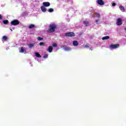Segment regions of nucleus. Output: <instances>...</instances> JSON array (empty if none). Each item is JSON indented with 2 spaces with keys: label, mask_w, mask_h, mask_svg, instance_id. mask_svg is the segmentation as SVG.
<instances>
[{
  "label": "nucleus",
  "mask_w": 126,
  "mask_h": 126,
  "mask_svg": "<svg viewBox=\"0 0 126 126\" xmlns=\"http://www.w3.org/2000/svg\"><path fill=\"white\" fill-rule=\"evenodd\" d=\"M49 29L47 30V33H53L58 28V26L55 24H51L49 25Z\"/></svg>",
  "instance_id": "1"
},
{
  "label": "nucleus",
  "mask_w": 126,
  "mask_h": 126,
  "mask_svg": "<svg viewBox=\"0 0 126 126\" xmlns=\"http://www.w3.org/2000/svg\"><path fill=\"white\" fill-rule=\"evenodd\" d=\"M35 57H36V58H42V56H41V55H40V54H39V53L38 52H36L35 53Z\"/></svg>",
  "instance_id": "13"
},
{
  "label": "nucleus",
  "mask_w": 126,
  "mask_h": 126,
  "mask_svg": "<svg viewBox=\"0 0 126 126\" xmlns=\"http://www.w3.org/2000/svg\"><path fill=\"white\" fill-rule=\"evenodd\" d=\"M10 23L11 26H16L17 25H19V23H20V22H19L18 20L15 19L12 21Z\"/></svg>",
  "instance_id": "2"
},
{
  "label": "nucleus",
  "mask_w": 126,
  "mask_h": 126,
  "mask_svg": "<svg viewBox=\"0 0 126 126\" xmlns=\"http://www.w3.org/2000/svg\"><path fill=\"white\" fill-rule=\"evenodd\" d=\"M43 5L45 7H48V6H50V5H51V3L49 2H43Z\"/></svg>",
  "instance_id": "7"
},
{
  "label": "nucleus",
  "mask_w": 126,
  "mask_h": 126,
  "mask_svg": "<svg viewBox=\"0 0 126 126\" xmlns=\"http://www.w3.org/2000/svg\"><path fill=\"white\" fill-rule=\"evenodd\" d=\"M125 31H126V28L125 29Z\"/></svg>",
  "instance_id": "31"
},
{
  "label": "nucleus",
  "mask_w": 126,
  "mask_h": 126,
  "mask_svg": "<svg viewBox=\"0 0 126 126\" xmlns=\"http://www.w3.org/2000/svg\"><path fill=\"white\" fill-rule=\"evenodd\" d=\"M63 49L64 51H66L67 52H69V51H71V49L69 48L68 47H64Z\"/></svg>",
  "instance_id": "11"
},
{
  "label": "nucleus",
  "mask_w": 126,
  "mask_h": 126,
  "mask_svg": "<svg viewBox=\"0 0 126 126\" xmlns=\"http://www.w3.org/2000/svg\"><path fill=\"white\" fill-rule=\"evenodd\" d=\"M120 10L122 11V12H125L126 11V9L124 6H120L119 7Z\"/></svg>",
  "instance_id": "12"
},
{
  "label": "nucleus",
  "mask_w": 126,
  "mask_h": 126,
  "mask_svg": "<svg viewBox=\"0 0 126 126\" xmlns=\"http://www.w3.org/2000/svg\"><path fill=\"white\" fill-rule=\"evenodd\" d=\"M40 8L42 12H46V11H47V8L45 7V6H43V5L41 6L40 7Z\"/></svg>",
  "instance_id": "8"
},
{
  "label": "nucleus",
  "mask_w": 126,
  "mask_h": 126,
  "mask_svg": "<svg viewBox=\"0 0 126 126\" xmlns=\"http://www.w3.org/2000/svg\"><path fill=\"white\" fill-rule=\"evenodd\" d=\"M3 23H4L5 25L8 24V20H5L3 21Z\"/></svg>",
  "instance_id": "19"
},
{
  "label": "nucleus",
  "mask_w": 126,
  "mask_h": 126,
  "mask_svg": "<svg viewBox=\"0 0 126 126\" xmlns=\"http://www.w3.org/2000/svg\"><path fill=\"white\" fill-rule=\"evenodd\" d=\"M108 39H110V36H105L102 38V40H108Z\"/></svg>",
  "instance_id": "14"
},
{
  "label": "nucleus",
  "mask_w": 126,
  "mask_h": 126,
  "mask_svg": "<svg viewBox=\"0 0 126 126\" xmlns=\"http://www.w3.org/2000/svg\"><path fill=\"white\" fill-rule=\"evenodd\" d=\"M112 6H116V3H112Z\"/></svg>",
  "instance_id": "27"
},
{
  "label": "nucleus",
  "mask_w": 126,
  "mask_h": 126,
  "mask_svg": "<svg viewBox=\"0 0 126 126\" xmlns=\"http://www.w3.org/2000/svg\"><path fill=\"white\" fill-rule=\"evenodd\" d=\"M39 46H45V43L44 42H40Z\"/></svg>",
  "instance_id": "25"
},
{
  "label": "nucleus",
  "mask_w": 126,
  "mask_h": 126,
  "mask_svg": "<svg viewBox=\"0 0 126 126\" xmlns=\"http://www.w3.org/2000/svg\"><path fill=\"white\" fill-rule=\"evenodd\" d=\"M2 39L4 41H6V40H7V37L6 36H3Z\"/></svg>",
  "instance_id": "22"
},
{
  "label": "nucleus",
  "mask_w": 126,
  "mask_h": 126,
  "mask_svg": "<svg viewBox=\"0 0 126 126\" xmlns=\"http://www.w3.org/2000/svg\"><path fill=\"white\" fill-rule=\"evenodd\" d=\"M99 21V20H95V22L96 23H97V22H98Z\"/></svg>",
  "instance_id": "30"
},
{
  "label": "nucleus",
  "mask_w": 126,
  "mask_h": 126,
  "mask_svg": "<svg viewBox=\"0 0 126 126\" xmlns=\"http://www.w3.org/2000/svg\"><path fill=\"white\" fill-rule=\"evenodd\" d=\"M1 19H2V17L1 16V15L0 14V20Z\"/></svg>",
  "instance_id": "29"
},
{
  "label": "nucleus",
  "mask_w": 126,
  "mask_h": 126,
  "mask_svg": "<svg viewBox=\"0 0 126 126\" xmlns=\"http://www.w3.org/2000/svg\"><path fill=\"white\" fill-rule=\"evenodd\" d=\"M120 47V45L119 44H111L110 45V47L111 48V49H117V48H119Z\"/></svg>",
  "instance_id": "4"
},
{
  "label": "nucleus",
  "mask_w": 126,
  "mask_h": 126,
  "mask_svg": "<svg viewBox=\"0 0 126 126\" xmlns=\"http://www.w3.org/2000/svg\"><path fill=\"white\" fill-rule=\"evenodd\" d=\"M34 27H35V25L33 24H31L29 27V29H32V28H34Z\"/></svg>",
  "instance_id": "17"
},
{
  "label": "nucleus",
  "mask_w": 126,
  "mask_h": 126,
  "mask_svg": "<svg viewBox=\"0 0 126 126\" xmlns=\"http://www.w3.org/2000/svg\"><path fill=\"white\" fill-rule=\"evenodd\" d=\"M78 41H77V40H74L73 41V45L75 47L76 46H78Z\"/></svg>",
  "instance_id": "9"
},
{
  "label": "nucleus",
  "mask_w": 126,
  "mask_h": 126,
  "mask_svg": "<svg viewBox=\"0 0 126 126\" xmlns=\"http://www.w3.org/2000/svg\"><path fill=\"white\" fill-rule=\"evenodd\" d=\"M10 30H11L12 31V29H10Z\"/></svg>",
  "instance_id": "32"
},
{
  "label": "nucleus",
  "mask_w": 126,
  "mask_h": 126,
  "mask_svg": "<svg viewBox=\"0 0 126 126\" xmlns=\"http://www.w3.org/2000/svg\"><path fill=\"white\" fill-rule=\"evenodd\" d=\"M65 36L66 37H74L75 36V33L73 32H66L65 33Z\"/></svg>",
  "instance_id": "3"
},
{
  "label": "nucleus",
  "mask_w": 126,
  "mask_h": 126,
  "mask_svg": "<svg viewBox=\"0 0 126 126\" xmlns=\"http://www.w3.org/2000/svg\"><path fill=\"white\" fill-rule=\"evenodd\" d=\"M37 40L38 41H43V38L40 37H37Z\"/></svg>",
  "instance_id": "21"
},
{
  "label": "nucleus",
  "mask_w": 126,
  "mask_h": 126,
  "mask_svg": "<svg viewBox=\"0 0 126 126\" xmlns=\"http://www.w3.org/2000/svg\"><path fill=\"white\" fill-rule=\"evenodd\" d=\"M83 24L85 26H88V24H89V22L87 21H85L83 22Z\"/></svg>",
  "instance_id": "16"
},
{
  "label": "nucleus",
  "mask_w": 126,
  "mask_h": 126,
  "mask_svg": "<svg viewBox=\"0 0 126 126\" xmlns=\"http://www.w3.org/2000/svg\"><path fill=\"white\" fill-rule=\"evenodd\" d=\"M117 24L118 26L122 25L123 24V20L121 18H119L117 20Z\"/></svg>",
  "instance_id": "6"
},
{
  "label": "nucleus",
  "mask_w": 126,
  "mask_h": 126,
  "mask_svg": "<svg viewBox=\"0 0 126 126\" xmlns=\"http://www.w3.org/2000/svg\"><path fill=\"white\" fill-rule=\"evenodd\" d=\"M94 14L96 16V17H97V18H100V14L98 13H95Z\"/></svg>",
  "instance_id": "18"
},
{
  "label": "nucleus",
  "mask_w": 126,
  "mask_h": 126,
  "mask_svg": "<svg viewBox=\"0 0 126 126\" xmlns=\"http://www.w3.org/2000/svg\"><path fill=\"white\" fill-rule=\"evenodd\" d=\"M34 46H35V44L34 43H30L29 44H28V47L29 48H33V47H34Z\"/></svg>",
  "instance_id": "15"
},
{
  "label": "nucleus",
  "mask_w": 126,
  "mask_h": 126,
  "mask_svg": "<svg viewBox=\"0 0 126 126\" xmlns=\"http://www.w3.org/2000/svg\"><path fill=\"white\" fill-rule=\"evenodd\" d=\"M96 2L98 3V4H99V5H104V4H105V3L103 0H97Z\"/></svg>",
  "instance_id": "5"
},
{
  "label": "nucleus",
  "mask_w": 126,
  "mask_h": 126,
  "mask_svg": "<svg viewBox=\"0 0 126 126\" xmlns=\"http://www.w3.org/2000/svg\"><path fill=\"white\" fill-rule=\"evenodd\" d=\"M85 48H89V46L86 45L85 46Z\"/></svg>",
  "instance_id": "28"
},
{
  "label": "nucleus",
  "mask_w": 126,
  "mask_h": 126,
  "mask_svg": "<svg viewBox=\"0 0 126 126\" xmlns=\"http://www.w3.org/2000/svg\"><path fill=\"white\" fill-rule=\"evenodd\" d=\"M47 51H49V53H52L53 52V46H50L47 49Z\"/></svg>",
  "instance_id": "10"
},
{
  "label": "nucleus",
  "mask_w": 126,
  "mask_h": 126,
  "mask_svg": "<svg viewBox=\"0 0 126 126\" xmlns=\"http://www.w3.org/2000/svg\"><path fill=\"white\" fill-rule=\"evenodd\" d=\"M25 52V49H24V48L23 47H22L21 48V53H24Z\"/></svg>",
  "instance_id": "20"
},
{
  "label": "nucleus",
  "mask_w": 126,
  "mask_h": 126,
  "mask_svg": "<svg viewBox=\"0 0 126 126\" xmlns=\"http://www.w3.org/2000/svg\"><path fill=\"white\" fill-rule=\"evenodd\" d=\"M52 46H53V47H58V45H57L56 43H53V44H52Z\"/></svg>",
  "instance_id": "26"
},
{
  "label": "nucleus",
  "mask_w": 126,
  "mask_h": 126,
  "mask_svg": "<svg viewBox=\"0 0 126 126\" xmlns=\"http://www.w3.org/2000/svg\"><path fill=\"white\" fill-rule=\"evenodd\" d=\"M48 57H49V55L48 54H45L44 56H43V59H47L48 58Z\"/></svg>",
  "instance_id": "24"
},
{
  "label": "nucleus",
  "mask_w": 126,
  "mask_h": 126,
  "mask_svg": "<svg viewBox=\"0 0 126 126\" xmlns=\"http://www.w3.org/2000/svg\"><path fill=\"white\" fill-rule=\"evenodd\" d=\"M48 11L49 12H53L54 11V9L52 8L48 9Z\"/></svg>",
  "instance_id": "23"
}]
</instances>
